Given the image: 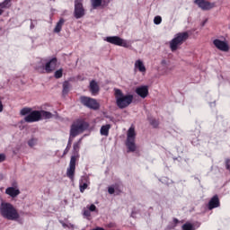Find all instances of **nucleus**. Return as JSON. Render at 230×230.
I'll return each instance as SVG.
<instances>
[{
  "label": "nucleus",
  "mask_w": 230,
  "mask_h": 230,
  "mask_svg": "<svg viewBox=\"0 0 230 230\" xmlns=\"http://www.w3.org/2000/svg\"><path fill=\"white\" fill-rule=\"evenodd\" d=\"M0 215L3 218L13 222H17L21 217L17 208L12 203L6 201H2L0 204Z\"/></svg>",
  "instance_id": "f257e3e1"
},
{
  "label": "nucleus",
  "mask_w": 230,
  "mask_h": 230,
  "mask_svg": "<svg viewBox=\"0 0 230 230\" xmlns=\"http://www.w3.org/2000/svg\"><path fill=\"white\" fill-rule=\"evenodd\" d=\"M114 96L116 100V105L119 109H127L128 105L134 102V95L125 94L120 89H114Z\"/></svg>",
  "instance_id": "f03ea898"
},
{
  "label": "nucleus",
  "mask_w": 230,
  "mask_h": 230,
  "mask_svg": "<svg viewBox=\"0 0 230 230\" xmlns=\"http://www.w3.org/2000/svg\"><path fill=\"white\" fill-rule=\"evenodd\" d=\"M58 61L57 58L52 59H40L35 66L36 71L38 73L44 74H49L53 73L55 69H57Z\"/></svg>",
  "instance_id": "7ed1b4c3"
},
{
  "label": "nucleus",
  "mask_w": 230,
  "mask_h": 230,
  "mask_svg": "<svg viewBox=\"0 0 230 230\" xmlns=\"http://www.w3.org/2000/svg\"><path fill=\"white\" fill-rule=\"evenodd\" d=\"M190 39V33L188 31L179 32L174 38L169 42L171 51H177L186 40Z\"/></svg>",
  "instance_id": "20e7f679"
},
{
  "label": "nucleus",
  "mask_w": 230,
  "mask_h": 230,
  "mask_svg": "<svg viewBox=\"0 0 230 230\" xmlns=\"http://www.w3.org/2000/svg\"><path fill=\"white\" fill-rule=\"evenodd\" d=\"M126 146L128 152H136V128L130 127L127 132Z\"/></svg>",
  "instance_id": "39448f33"
},
{
  "label": "nucleus",
  "mask_w": 230,
  "mask_h": 230,
  "mask_svg": "<svg viewBox=\"0 0 230 230\" xmlns=\"http://www.w3.org/2000/svg\"><path fill=\"white\" fill-rule=\"evenodd\" d=\"M87 127H89L87 122L78 121V122L74 123L72 125V128L70 130V137H76V136H78V134H82V132H84V130H86Z\"/></svg>",
  "instance_id": "423d86ee"
},
{
  "label": "nucleus",
  "mask_w": 230,
  "mask_h": 230,
  "mask_svg": "<svg viewBox=\"0 0 230 230\" xmlns=\"http://www.w3.org/2000/svg\"><path fill=\"white\" fill-rule=\"evenodd\" d=\"M106 42L113 44L114 46H120L122 48H130V43L121 39L119 36H109L105 39Z\"/></svg>",
  "instance_id": "0eeeda50"
},
{
  "label": "nucleus",
  "mask_w": 230,
  "mask_h": 230,
  "mask_svg": "<svg viewBox=\"0 0 230 230\" xmlns=\"http://www.w3.org/2000/svg\"><path fill=\"white\" fill-rule=\"evenodd\" d=\"M81 103L84 105V107H88V109H93V111H97L100 109V104L96 102L95 99L83 96L81 97Z\"/></svg>",
  "instance_id": "6e6552de"
},
{
  "label": "nucleus",
  "mask_w": 230,
  "mask_h": 230,
  "mask_svg": "<svg viewBox=\"0 0 230 230\" xmlns=\"http://www.w3.org/2000/svg\"><path fill=\"white\" fill-rule=\"evenodd\" d=\"M84 15H85V9L84 8V4H82L80 0H75L74 17H75V19H82Z\"/></svg>",
  "instance_id": "1a4fd4ad"
},
{
  "label": "nucleus",
  "mask_w": 230,
  "mask_h": 230,
  "mask_svg": "<svg viewBox=\"0 0 230 230\" xmlns=\"http://www.w3.org/2000/svg\"><path fill=\"white\" fill-rule=\"evenodd\" d=\"M76 159H78V155L71 156L69 166L66 169V176L71 180H73L75 177V171L76 170Z\"/></svg>",
  "instance_id": "9d476101"
},
{
  "label": "nucleus",
  "mask_w": 230,
  "mask_h": 230,
  "mask_svg": "<svg viewBox=\"0 0 230 230\" xmlns=\"http://www.w3.org/2000/svg\"><path fill=\"white\" fill-rule=\"evenodd\" d=\"M5 195H8L11 199H16V197L21 195V190L19 189L17 182L13 183V186L5 189Z\"/></svg>",
  "instance_id": "9b49d317"
},
{
  "label": "nucleus",
  "mask_w": 230,
  "mask_h": 230,
  "mask_svg": "<svg viewBox=\"0 0 230 230\" xmlns=\"http://www.w3.org/2000/svg\"><path fill=\"white\" fill-rule=\"evenodd\" d=\"M163 71L162 75L164 76L166 75H170V71H173V67H175V64L172 62L170 59H163L162 62Z\"/></svg>",
  "instance_id": "f8f14e48"
},
{
  "label": "nucleus",
  "mask_w": 230,
  "mask_h": 230,
  "mask_svg": "<svg viewBox=\"0 0 230 230\" xmlns=\"http://www.w3.org/2000/svg\"><path fill=\"white\" fill-rule=\"evenodd\" d=\"M194 4H197L199 8L203 10V12H208V10L215 8V3H210L207 0H195Z\"/></svg>",
  "instance_id": "ddd939ff"
},
{
  "label": "nucleus",
  "mask_w": 230,
  "mask_h": 230,
  "mask_svg": "<svg viewBox=\"0 0 230 230\" xmlns=\"http://www.w3.org/2000/svg\"><path fill=\"white\" fill-rule=\"evenodd\" d=\"M24 121H26V123H35L37 121H40V111H31L29 115L24 117Z\"/></svg>",
  "instance_id": "4468645a"
},
{
  "label": "nucleus",
  "mask_w": 230,
  "mask_h": 230,
  "mask_svg": "<svg viewBox=\"0 0 230 230\" xmlns=\"http://www.w3.org/2000/svg\"><path fill=\"white\" fill-rule=\"evenodd\" d=\"M213 44L217 49L219 51H224L225 53H227L229 51V44L227 42L220 40L218 39H216L213 40Z\"/></svg>",
  "instance_id": "2eb2a0df"
},
{
  "label": "nucleus",
  "mask_w": 230,
  "mask_h": 230,
  "mask_svg": "<svg viewBox=\"0 0 230 230\" xmlns=\"http://www.w3.org/2000/svg\"><path fill=\"white\" fill-rule=\"evenodd\" d=\"M98 212V208H96V205H87L86 208L83 209V216L84 218H87V220H91V213L93 212Z\"/></svg>",
  "instance_id": "dca6fc26"
},
{
  "label": "nucleus",
  "mask_w": 230,
  "mask_h": 230,
  "mask_svg": "<svg viewBox=\"0 0 230 230\" xmlns=\"http://www.w3.org/2000/svg\"><path fill=\"white\" fill-rule=\"evenodd\" d=\"M136 93L140 98H146L148 96V86H139L136 89Z\"/></svg>",
  "instance_id": "f3484780"
},
{
  "label": "nucleus",
  "mask_w": 230,
  "mask_h": 230,
  "mask_svg": "<svg viewBox=\"0 0 230 230\" xmlns=\"http://www.w3.org/2000/svg\"><path fill=\"white\" fill-rule=\"evenodd\" d=\"M57 116V111L53 113L46 111H40V119H51V118H55Z\"/></svg>",
  "instance_id": "a211bd4d"
},
{
  "label": "nucleus",
  "mask_w": 230,
  "mask_h": 230,
  "mask_svg": "<svg viewBox=\"0 0 230 230\" xmlns=\"http://www.w3.org/2000/svg\"><path fill=\"white\" fill-rule=\"evenodd\" d=\"M135 71H139V73H146V67L145 66V63L140 59H137L135 62Z\"/></svg>",
  "instance_id": "6ab92c4d"
},
{
  "label": "nucleus",
  "mask_w": 230,
  "mask_h": 230,
  "mask_svg": "<svg viewBox=\"0 0 230 230\" xmlns=\"http://www.w3.org/2000/svg\"><path fill=\"white\" fill-rule=\"evenodd\" d=\"M220 206V200H218V196H214L208 202V209H215Z\"/></svg>",
  "instance_id": "aec40b11"
},
{
  "label": "nucleus",
  "mask_w": 230,
  "mask_h": 230,
  "mask_svg": "<svg viewBox=\"0 0 230 230\" xmlns=\"http://www.w3.org/2000/svg\"><path fill=\"white\" fill-rule=\"evenodd\" d=\"M90 92L93 96H96V94L100 93V86L98 85V83L96 81H92L90 83Z\"/></svg>",
  "instance_id": "412c9836"
},
{
  "label": "nucleus",
  "mask_w": 230,
  "mask_h": 230,
  "mask_svg": "<svg viewBox=\"0 0 230 230\" xmlns=\"http://www.w3.org/2000/svg\"><path fill=\"white\" fill-rule=\"evenodd\" d=\"M111 130V124H106L104 126H102L100 129L101 136H109V131Z\"/></svg>",
  "instance_id": "4be33fe9"
},
{
  "label": "nucleus",
  "mask_w": 230,
  "mask_h": 230,
  "mask_svg": "<svg viewBox=\"0 0 230 230\" xmlns=\"http://www.w3.org/2000/svg\"><path fill=\"white\" fill-rule=\"evenodd\" d=\"M89 184H91V182H89V181H84V180H82L79 182V190H80L81 193H84V191H85V190H87V188H89Z\"/></svg>",
  "instance_id": "5701e85b"
},
{
  "label": "nucleus",
  "mask_w": 230,
  "mask_h": 230,
  "mask_svg": "<svg viewBox=\"0 0 230 230\" xmlns=\"http://www.w3.org/2000/svg\"><path fill=\"white\" fill-rule=\"evenodd\" d=\"M64 18H61L58 22L54 29L55 33H60L62 31V26H64Z\"/></svg>",
  "instance_id": "b1692460"
},
{
  "label": "nucleus",
  "mask_w": 230,
  "mask_h": 230,
  "mask_svg": "<svg viewBox=\"0 0 230 230\" xmlns=\"http://www.w3.org/2000/svg\"><path fill=\"white\" fill-rule=\"evenodd\" d=\"M102 3H103V0H91V4L93 10L100 8V6H102Z\"/></svg>",
  "instance_id": "393cba45"
},
{
  "label": "nucleus",
  "mask_w": 230,
  "mask_h": 230,
  "mask_svg": "<svg viewBox=\"0 0 230 230\" xmlns=\"http://www.w3.org/2000/svg\"><path fill=\"white\" fill-rule=\"evenodd\" d=\"M12 0H4V2L0 3V10H4V8H10L12 4Z\"/></svg>",
  "instance_id": "a878e982"
},
{
  "label": "nucleus",
  "mask_w": 230,
  "mask_h": 230,
  "mask_svg": "<svg viewBox=\"0 0 230 230\" xmlns=\"http://www.w3.org/2000/svg\"><path fill=\"white\" fill-rule=\"evenodd\" d=\"M31 112V108H23L21 110L20 114L22 116H28Z\"/></svg>",
  "instance_id": "bb28decb"
},
{
  "label": "nucleus",
  "mask_w": 230,
  "mask_h": 230,
  "mask_svg": "<svg viewBox=\"0 0 230 230\" xmlns=\"http://www.w3.org/2000/svg\"><path fill=\"white\" fill-rule=\"evenodd\" d=\"M37 143H39V140L37 138H31L29 141H28V146L31 147V148H33V146H37Z\"/></svg>",
  "instance_id": "cd10ccee"
},
{
  "label": "nucleus",
  "mask_w": 230,
  "mask_h": 230,
  "mask_svg": "<svg viewBox=\"0 0 230 230\" xmlns=\"http://www.w3.org/2000/svg\"><path fill=\"white\" fill-rule=\"evenodd\" d=\"M69 93V83L65 82L63 83V94H67Z\"/></svg>",
  "instance_id": "c85d7f7f"
},
{
  "label": "nucleus",
  "mask_w": 230,
  "mask_h": 230,
  "mask_svg": "<svg viewBox=\"0 0 230 230\" xmlns=\"http://www.w3.org/2000/svg\"><path fill=\"white\" fill-rule=\"evenodd\" d=\"M182 230H195V227L190 223H186L182 226Z\"/></svg>",
  "instance_id": "c756f323"
},
{
  "label": "nucleus",
  "mask_w": 230,
  "mask_h": 230,
  "mask_svg": "<svg viewBox=\"0 0 230 230\" xmlns=\"http://www.w3.org/2000/svg\"><path fill=\"white\" fill-rule=\"evenodd\" d=\"M63 71L62 69H58L55 72L54 76L55 78H62Z\"/></svg>",
  "instance_id": "7c9ffc66"
},
{
  "label": "nucleus",
  "mask_w": 230,
  "mask_h": 230,
  "mask_svg": "<svg viewBox=\"0 0 230 230\" xmlns=\"http://www.w3.org/2000/svg\"><path fill=\"white\" fill-rule=\"evenodd\" d=\"M154 22L155 24H161V22H163V18L161 16H155L154 19Z\"/></svg>",
  "instance_id": "2f4dec72"
},
{
  "label": "nucleus",
  "mask_w": 230,
  "mask_h": 230,
  "mask_svg": "<svg viewBox=\"0 0 230 230\" xmlns=\"http://www.w3.org/2000/svg\"><path fill=\"white\" fill-rule=\"evenodd\" d=\"M74 150L75 152H78V150H80V144L79 143L74 144Z\"/></svg>",
  "instance_id": "473e14b6"
},
{
  "label": "nucleus",
  "mask_w": 230,
  "mask_h": 230,
  "mask_svg": "<svg viewBox=\"0 0 230 230\" xmlns=\"http://www.w3.org/2000/svg\"><path fill=\"white\" fill-rule=\"evenodd\" d=\"M150 123L151 125H153V127H157V125H159V122H157V120L155 119H151Z\"/></svg>",
  "instance_id": "72a5a7b5"
},
{
  "label": "nucleus",
  "mask_w": 230,
  "mask_h": 230,
  "mask_svg": "<svg viewBox=\"0 0 230 230\" xmlns=\"http://www.w3.org/2000/svg\"><path fill=\"white\" fill-rule=\"evenodd\" d=\"M6 159V155L4 154H0V163H3Z\"/></svg>",
  "instance_id": "f704fd0d"
},
{
  "label": "nucleus",
  "mask_w": 230,
  "mask_h": 230,
  "mask_svg": "<svg viewBox=\"0 0 230 230\" xmlns=\"http://www.w3.org/2000/svg\"><path fill=\"white\" fill-rule=\"evenodd\" d=\"M108 193H110V195H113V193H114V187H109Z\"/></svg>",
  "instance_id": "c9c22d12"
},
{
  "label": "nucleus",
  "mask_w": 230,
  "mask_h": 230,
  "mask_svg": "<svg viewBox=\"0 0 230 230\" xmlns=\"http://www.w3.org/2000/svg\"><path fill=\"white\" fill-rule=\"evenodd\" d=\"M63 227H71L72 229H75V225H73V224H68V225L63 224Z\"/></svg>",
  "instance_id": "e433bc0d"
},
{
  "label": "nucleus",
  "mask_w": 230,
  "mask_h": 230,
  "mask_svg": "<svg viewBox=\"0 0 230 230\" xmlns=\"http://www.w3.org/2000/svg\"><path fill=\"white\" fill-rule=\"evenodd\" d=\"M3 110H4L3 102L0 101V112H3Z\"/></svg>",
  "instance_id": "4c0bfd02"
},
{
  "label": "nucleus",
  "mask_w": 230,
  "mask_h": 230,
  "mask_svg": "<svg viewBox=\"0 0 230 230\" xmlns=\"http://www.w3.org/2000/svg\"><path fill=\"white\" fill-rule=\"evenodd\" d=\"M92 230H105L103 227L97 226Z\"/></svg>",
  "instance_id": "58836bf2"
},
{
  "label": "nucleus",
  "mask_w": 230,
  "mask_h": 230,
  "mask_svg": "<svg viewBox=\"0 0 230 230\" xmlns=\"http://www.w3.org/2000/svg\"><path fill=\"white\" fill-rule=\"evenodd\" d=\"M226 168H227V170H230L229 160H226Z\"/></svg>",
  "instance_id": "ea45409f"
},
{
  "label": "nucleus",
  "mask_w": 230,
  "mask_h": 230,
  "mask_svg": "<svg viewBox=\"0 0 230 230\" xmlns=\"http://www.w3.org/2000/svg\"><path fill=\"white\" fill-rule=\"evenodd\" d=\"M206 22H208V20H205L204 22H202L201 26H206Z\"/></svg>",
  "instance_id": "a19ab883"
},
{
  "label": "nucleus",
  "mask_w": 230,
  "mask_h": 230,
  "mask_svg": "<svg viewBox=\"0 0 230 230\" xmlns=\"http://www.w3.org/2000/svg\"><path fill=\"white\" fill-rule=\"evenodd\" d=\"M3 13H4V9H0V15H3Z\"/></svg>",
  "instance_id": "79ce46f5"
},
{
  "label": "nucleus",
  "mask_w": 230,
  "mask_h": 230,
  "mask_svg": "<svg viewBox=\"0 0 230 230\" xmlns=\"http://www.w3.org/2000/svg\"><path fill=\"white\" fill-rule=\"evenodd\" d=\"M173 222H174L175 224H177V222H179V220L174 219Z\"/></svg>",
  "instance_id": "37998d69"
},
{
  "label": "nucleus",
  "mask_w": 230,
  "mask_h": 230,
  "mask_svg": "<svg viewBox=\"0 0 230 230\" xmlns=\"http://www.w3.org/2000/svg\"><path fill=\"white\" fill-rule=\"evenodd\" d=\"M65 154H67V147H66V149L65 150Z\"/></svg>",
  "instance_id": "c03bdc74"
}]
</instances>
